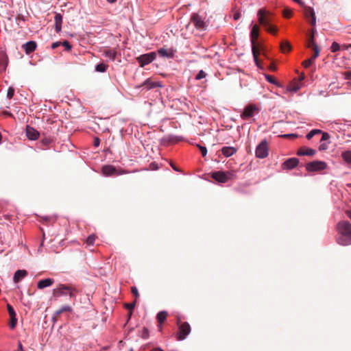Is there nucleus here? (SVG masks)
<instances>
[{
	"label": "nucleus",
	"instance_id": "473e14b6",
	"mask_svg": "<svg viewBox=\"0 0 351 351\" xmlns=\"http://www.w3.org/2000/svg\"><path fill=\"white\" fill-rule=\"evenodd\" d=\"M136 300H134V302H132V303L130 304H125V307L127 308V309H129L130 311H129V315H128V321L130 319L131 317V315L132 314V310L134 308L135 306H136Z\"/></svg>",
	"mask_w": 351,
	"mask_h": 351
},
{
	"label": "nucleus",
	"instance_id": "3c124183",
	"mask_svg": "<svg viewBox=\"0 0 351 351\" xmlns=\"http://www.w3.org/2000/svg\"><path fill=\"white\" fill-rule=\"evenodd\" d=\"M328 149V144L325 143V141L321 142V144L319 146V150L323 151Z\"/></svg>",
	"mask_w": 351,
	"mask_h": 351
},
{
	"label": "nucleus",
	"instance_id": "5fc2aeb1",
	"mask_svg": "<svg viewBox=\"0 0 351 351\" xmlns=\"http://www.w3.org/2000/svg\"><path fill=\"white\" fill-rule=\"evenodd\" d=\"M62 45V43L61 42H56V43H52L51 45V48L52 49H56L57 48L58 46L61 45Z\"/></svg>",
	"mask_w": 351,
	"mask_h": 351
},
{
	"label": "nucleus",
	"instance_id": "6e6d98bb",
	"mask_svg": "<svg viewBox=\"0 0 351 351\" xmlns=\"http://www.w3.org/2000/svg\"><path fill=\"white\" fill-rule=\"evenodd\" d=\"M99 143H100V140L99 138H95L94 139V146L95 147H98L99 145Z\"/></svg>",
	"mask_w": 351,
	"mask_h": 351
},
{
	"label": "nucleus",
	"instance_id": "a18cd8bd",
	"mask_svg": "<svg viewBox=\"0 0 351 351\" xmlns=\"http://www.w3.org/2000/svg\"><path fill=\"white\" fill-rule=\"evenodd\" d=\"M131 292L135 296V300H136L139 297V293H138L137 288L136 287H132Z\"/></svg>",
	"mask_w": 351,
	"mask_h": 351
},
{
	"label": "nucleus",
	"instance_id": "ddd939ff",
	"mask_svg": "<svg viewBox=\"0 0 351 351\" xmlns=\"http://www.w3.org/2000/svg\"><path fill=\"white\" fill-rule=\"evenodd\" d=\"M299 163V160L297 158H291L282 164L283 169H292L295 167Z\"/></svg>",
	"mask_w": 351,
	"mask_h": 351
},
{
	"label": "nucleus",
	"instance_id": "393cba45",
	"mask_svg": "<svg viewBox=\"0 0 351 351\" xmlns=\"http://www.w3.org/2000/svg\"><path fill=\"white\" fill-rule=\"evenodd\" d=\"M27 275V272L26 270H17L13 278V280L14 282H18L21 279L23 278Z\"/></svg>",
	"mask_w": 351,
	"mask_h": 351
},
{
	"label": "nucleus",
	"instance_id": "c03bdc74",
	"mask_svg": "<svg viewBox=\"0 0 351 351\" xmlns=\"http://www.w3.org/2000/svg\"><path fill=\"white\" fill-rule=\"evenodd\" d=\"M7 308H8V313H9V315L10 317L16 316L15 311L10 304H7Z\"/></svg>",
	"mask_w": 351,
	"mask_h": 351
},
{
	"label": "nucleus",
	"instance_id": "39448f33",
	"mask_svg": "<svg viewBox=\"0 0 351 351\" xmlns=\"http://www.w3.org/2000/svg\"><path fill=\"white\" fill-rule=\"evenodd\" d=\"M179 332L177 335V339L178 341L184 340L191 332V326L188 322L180 323V320L178 321Z\"/></svg>",
	"mask_w": 351,
	"mask_h": 351
},
{
	"label": "nucleus",
	"instance_id": "e433bc0d",
	"mask_svg": "<svg viewBox=\"0 0 351 351\" xmlns=\"http://www.w3.org/2000/svg\"><path fill=\"white\" fill-rule=\"evenodd\" d=\"M51 143V140L49 138H44L40 142L43 149L47 147Z\"/></svg>",
	"mask_w": 351,
	"mask_h": 351
},
{
	"label": "nucleus",
	"instance_id": "69168bd1",
	"mask_svg": "<svg viewBox=\"0 0 351 351\" xmlns=\"http://www.w3.org/2000/svg\"><path fill=\"white\" fill-rule=\"evenodd\" d=\"M19 349L20 351H23V346L21 343H19Z\"/></svg>",
	"mask_w": 351,
	"mask_h": 351
},
{
	"label": "nucleus",
	"instance_id": "8fccbe9b",
	"mask_svg": "<svg viewBox=\"0 0 351 351\" xmlns=\"http://www.w3.org/2000/svg\"><path fill=\"white\" fill-rule=\"evenodd\" d=\"M62 45L64 47L65 50L66 51H69L71 49V45L67 40H64V42H62Z\"/></svg>",
	"mask_w": 351,
	"mask_h": 351
},
{
	"label": "nucleus",
	"instance_id": "bf43d9fd",
	"mask_svg": "<svg viewBox=\"0 0 351 351\" xmlns=\"http://www.w3.org/2000/svg\"><path fill=\"white\" fill-rule=\"evenodd\" d=\"M240 17H241V14H240V13H239V12L235 13V14H234V20H238L239 19H240Z\"/></svg>",
	"mask_w": 351,
	"mask_h": 351
},
{
	"label": "nucleus",
	"instance_id": "72a5a7b5",
	"mask_svg": "<svg viewBox=\"0 0 351 351\" xmlns=\"http://www.w3.org/2000/svg\"><path fill=\"white\" fill-rule=\"evenodd\" d=\"M96 239L95 234H90L88 237V238L86 239V243L88 246L93 245Z\"/></svg>",
	"mask_w": 351,
	"mask_h": 351
},
{
	"label": "nucleus",
	"instance_id": "ea45409f",
	"mask_svg": "<svg viewBox=\"0 0 351 351\" xmlns=\"http://www.w3.org/2000/svg\"><path fill=\"white\" fill-rule=\"evenodd\" d=\"M339 49H340L339 45L337 43L334 42L331 45L332 52H337V51H339Z\"/></svg>",
	"mask_w": 351,
	"mask_h": 351
},
{
	"label": "nucleus",
	"instance_id": "13d9d810",
	"mask_svg": "<svg viewBox=\"0 0 351 351\" xmlns=\"http://www.w3.org/2000/svg\"><path fill=\"white\" fill-rule=\"evenodd\" d=\"M305 78V75L304 73H301L300 75L299 76L298 78H297L298 80H300V82L302 83V82L304 80Z\"/></svg>",
	"mask_w": 351,
	"mask_h": 351
},
{
	"label": "nucleus",
	"instance_id": "cd10ccee",
	"mask_svg": "<svg viewBox=\"0 0 351 351\" xmlns=\"http://www.w3.org/2000/svg\"><path fill=\"white\" fill-rule=\"evenodd\" d=\"M104 54L113 61L116 58L117 51L114 49H106L104 51Z\"/></svg>",
	"mask_w": 351,
	"mask_h": 351
},
{
	"label": "nucleus",
	"instance_id": "f3484780",
	"mask_svg": "<svg viewBox=\"0 0 351 351\" xmlns=\"http://www.w3.org/2000/svg\"><path fill=\"white\" fill-rule=\"evenodd\" d=\"M141 86H144L147 90H150L156 87H162L159 82L153 81L151 78L147 79Z\"/></svg>",
	"mask_w": 351,
	"mask_h": 351
},
{
	"label": "nucleus",
	"instance_id": "4be33fe9",
	"mask_svg": "<svg viewBox=\"0 0 351 351\" xmlns=\"http://www.w3.org/2000/svg\"><path fill=\"white\" fill-rule=\"evenodd\" d=\"M158 53L160 56L165 58H173L174 55V51L171 49L160 48Z\"/></svg>",
	"mask_w": 351,
	"mask_h": 351
},
{
	"label": "nucleus",
	"instance_id": "4c0bfd02",
	"mask_svg": "<svg viewBox=\"0 0 351 351\" xmlns=\"http://www.w3.org/2000/svg\"><path fill=\"white\" fill-rule=\"evenodd\" d=\"M344 79L348 80V84L351 86V71H346L343 73Z\"/></svg>",
	"mask_w": 351,
	"mask_h": 351
},
{
	"label": "nucleus",
	"instance_id": "b1692460",
	"mask_svg": "<svg viewBox=\"0 0 351 351\" xmlns=\"http://www.w3.org/2000/svg\"><path fill=\"white\" fill-rule=\"evenodd\" d=\"M54 280L51 278H45L40 280L38 282L37 287L38 289H42L45 287H49L53 285Z\"/></svg>",
	"mask_w": 351,
	"mask_h": 351
},
{
	"label": "nucleus",
	"instance_id": "20e7f679",
	"mask_svg": "<svg viewBox=\"0 0 351 351\" xmlns=\"http://www.w3.org/2000/svg\"><path fill=\"white\" fill-rule=\"evenodd\" d=\"M257 15L259 23L265 28L271 25L272 17L269 12L262 8L258 11Z\"/></svg>",
	"mask_w": 351,
	"mask_h": 351
},
{
	"label": "nucleus",
	"instance_id": "f03ea898",
	"mask_svg": "<svg viewBox=\"0 0 351 351\" xmlns=\"http://www.w3.org/2000/svg\"><path fill=\"white\" fill-rule=\"evenodd\" d=\"M258 36H259V27L258 26V25L255 24L252 27V30H251V33H250V38H251V43H252V51L254 61L257 66H259V60H258V56L260 53V49L256 44V40L258 39Z\"/></svg>",
	"mask_w": 351,
	"mask_h": 351
},
{
	"label": "nucleus",
	"instance_id": "864d4df0",
	"mask_svg": "<svg viewBox=\"0 0 351 351\" xmlns=\"http://www.w3.org/2000/svg\"><path fill=\"white\" fill-rule=\"evenodd\" d=\"M149 336V331L147 328H144L143 331V338L147 339Z\"/></svg>",
	"mask_w": 351,
	"mask_h": 351
},
{
	"label": "nucleus",
	"instance_id": "1a4fd4ad",
	"mask_svg": "<svg viewBox=\"0 0 351 351\" xmlns=\"http://www.w3.org/2000/svg\"><path fill=\"white\" fill-rule=\"evenodd\" d=\"M156 53L151 52L140 56L136 58L140 66L143 67L145 65L151 63L156 58Z\"/></svg>",
	"mask_w": 351,
	"mask_h": 351
},
{
	"label": "nucleus",
	"instance_id": "37998d69",
	"mask_svg": "<svg viewBox=\"0 0 351 351\" xmlns=\"http://www.w3.org/2000/svg\"><path fill=\"white\" fill-rule=\"evenodd\" d=\"M14 88L10 87L7 92V97L10 99L14 97Z\"/></svg>",
	"mask_w": 351,
	"mask_h": 351
},
{
	"label": "nucleus",
	"instance_id": "412c9836",
	"mask_svg": "<svg viewBox=\"0 0 351 351\" xmlns=\"http://www.w3.org/2000/svg\"><path fill=\"white\" fill-rule=\"evenodd\" d=\"M36 43L34 41H29L23 45V49L27 54H29L36 49Z\"/></svg>",
	"mask_w": 351,
	"mask_h": 351
},
{
	"label": "nucleus",
	"instance_id": "2f4dec72",
	"mask_svg": "<svg viewBox=\"0 0 351 351\" xmlns=\"http://www.w3.org/2000/svg\"><path fill=\"white\" fill-rule=\"evenodd\" d=\"M307 47H311L313 49H315V47H318L316 43H315L314 41V30L313 29L312 31V34L311 36H310V38H308V44H307Z\"/></svg>",
	"mask_w": 351,
	"mask_h": 351
},
{
	"label": "nucleus",
	"instance_id": "423d86ee",
	"mask_svg": "<svg viewBox=\"0 0 351 351\" xmlns=\"http://www.w3.org/2000/svg\"><path fill=\"white\" fill-rule=\"evenodd\" d=\"M232 173L230 171H215L212 173L211 177L216 181L220 183H226L230 180Z\"/></svg>",
	"mask_w": 351,
	"mask_h": 351
},
{
	"label": "nucleus",
	"instance_id": "7c9ffc66",
	"mask_svg": "<svg viewBox=\"0 0 351 351\" xmlns=\"http://www.w3.org/2000/svg\"><path fill=\"white\" fill-rule=\"evenodd\" d=\"M71 311H72V308L71 306H69L68 305H64V306H62L60 309L57 310L55 313V315L56 316H58L64 312H71Z\"/></svg>",
	"mask_w": 351,
	"mask_h": 351
},
{
	"label": "nucleus",
	"instance_id": "f257e3e1",
	"mask_svg": "<svg viewBox=\"0 0 351 351\" xmlns=\"http://www.w3.org/2000/svg\"><path fill=\"white\" fill-rule=\"evenodd\" d=\"M337 243L344 246L351 245V223L348 221H341L337 225Z\"/></svg>",
	"mask_w": 351,
	"mask_h": 351
},
{
	"label": "nucleus",
	"instance_id": "7ed1b4c3",
	"mask_svg": "<svg viewBox=\"0 0 351 351\" xmlns=\"http://www.w3.org/2000/svg\"><path fill=\"white\" fill-rule=\"evenodd\" d=\"M77 292V289L72 285L60 284L53 290V295L56 297L69 295L71 298H74Z\"/></svg>",
	"mask_w": 351,
	"mask_h": 351
},
{
	"label": "nucleus",
	"instance_id": "4d7b16f0",
	"mask_svg": "<svg viewBox=\"0 0 351 351\" xmlns=\"http://www.w3.org/2000/svg\"><path fill=\"white\" fill-rule=\"evenodd\" d=\"M2 114L3 115H5V116H8V117H14L13 114L11 112H8V111H3L2 112Z\"/></svg>",
	"mask_w": 351,
	"mask_h": 351
},
{
	"label": "nucleus",
	"instance_id": "58836bf2",
	"mask_svg": "<svg viewBox=\"0 0 351 351\" xmlns=\"http://www.w3.org/2000/svg\"><path fill=\"white\" fill-rule=\"evenodd\" d=\"M206 76V73L204 71L201 70L199 71V73L195 76V79L197 80H199L201 79L204 78Z\"/></svg>",
	"mask_w": 351,
	"mask_h": 351
},
{
	"label": "nucleus",
	"instance_id": "603ef678",
	"mask_svg": "<svg viewBox=\"0 0 351 351\" xmlns=\"http://www.w3.org/2000/svg\"><path fill=\"white\" fill-rule=\"evenodd\" d=\"M321 134H322L321 142L326 141L329 139L330 135L327 132H322Z\"/></svg>",
	"mask_w": 351,
	"mask_h": 351
},
{
	"label": "nucleus",
	"instance_id": "2eb2a0df",
	"mask_svg": "<svg viewBox=\"0 0 351 351\" xmlns=\"http://www.w3.org/2000/svg\"><path fill=\"white\" fill-rule=\"evenodd\" d=\"M304 14L306 19L311 18L309 23L312 26H315L316 24V17L313 9L311 7H306Z\"/></svg>",
	"mask_w": 351,
	"mask_h": 351
},
{
	"label": "nucleus",
	"instance_id": "c9c22d12",
	"mask_svg": "<svg viewBox=\"0 0 351 351\" xmlns=\"http://www.w3.org/2000/svg\"><path fill=\"white\" fill-rule=\"evenodd\" d=\"M322 133V130H313L310 132H308L306 135V138L310 140L311 139L315 134H321Z\"/></svg>",
	"mask_w": 351,
	"mask_h": 351
},
{
	"label": "nucleus",
	"instance_id": "f704fd0d",
	"mask_svg": "<svg viewBox=\"0 0 351 351\" xmlns=\"http://www.w3.org/2000/svg\"><path fill=\"white\" fill-rule=\"evenodd\" d=\"M108 68V65L104 64V63H99L98 64L96 67L95 70L98 72H105Z\"/></svg>",
	"mask_w": 351,
	"mask_h": 351
},
{
	"label": "nucleus",
	"instance_id": "a211bd4d",
	"mask_svg": "<svg viewBox=\"0 0 351 351\" xmlns=\"http://www.w3.org/2000/svg\"><path fill=\"white\" fill-rule=\"evenodd\" d=\"M302 86V83L297 78H294L287 86V90L291 92H297Z\"/></svg>",
	"mask_w": 351,
	"mask_h": 351
},
{
	"label": "nucleus",
	"instance_id": "052dcab7",
	"mask_svg": "<svg viewBox=\"0 0 351 351\" xmlns=\"http://www.w3.org/2000/svg\"><path fill=\"white\" fill-rule=\"evenodd\" d=\"M346 213L347 217L351 219V210H346Z\"/></svg>",
	"mask_w": 351,
	"mask_h": 351
},
{
	"label": "nucleus",
	"instance_id": "79ce46f5",
	"mask_svg": "<svg viewBox=\"0 0 351 351\" xmlns=\"http://www.w3.org/2000/svg\"><path fill=\"white\" fill-rule=\"evenodd\" d=\"M292 15V10L289 8H285L283 10V16L285 18H290Z\"/></svg>",
	"mask_w": 351,
	"mask_h": 351
},
{
	"label": "nucleus",
	"instance_id": "6e6552de",
	"mask_svg": "<svg viewBox=\"0 0 351 351\" xmlns=\"http://www.w3.org/2000/svg\"><path fill=\"white\" fill-rule=\"evenodd\" d=\"M102 173L106 176H110L113 175H121L125 173L126 171L121 169H116L112 165H104L101 169Z\"/></svg>",
	"mask_w": 351,
	"mask_h": 351
},
{
	"label": "nucleus",
	"instance_id": "09e8293b",
	"mask_svg": "<svg viewBox=\"0 0 351 351\" xmlns=\"http://www.w3.org/2000/svg\"><path fill=\"white\" fill-rule=\"evenodd\" d=\"M265 29L273 34H276V32H277V29L275 27H273L272 25H269V27H266Z\"/></svg>",
	"mask_w": 351,
	"mask_h": 351
},
{
	"label": "nucleus",
	"instance_id": "f8f14e48",
	"mask_svg": "<svg viewBox=\"0 0 351 351\" xmlns=\"http://www.w3.org/2000/svg\"><path fill=\"white\" fill-rule=\"evenodd\" d=\"M191 21L197 29L204 30L206 27L205 22L197 14H193Z\"/></svg>",
	"mask_w": 351,
	"mask_h": 351
},
{
	"label": "nucleus",
	"instance_id": "5701e85b",
	"mask_svg": "<svg viewBox=\"0 0 351 351\" xmlns=\"http://www.w3.org/2000/svg\"><path fill=\"white\" fill-rule=\"evenodd\" d=\"M54 21L56 32L59 33L62 29V16L59 13L56 14L54 17Z\"/></svg>",
	"mask_w": 351,
	"mask_h": 351
},
{
	"label": "nucleus",
	"instance_id": "a878e982",
	"mask_svg": "<svg viewBox=\"0 0 351 351\" xmlns=\"http://www.w3.org/2000/svg\"><path fill=\"white\" fill-rule=\"evenodd\" d=\"M237 152V149L233 147H223L221 149V152L226 157L232 156Z\"/></svg>",
	"mask_w": 351,
	"mask_h": 351
},
{
	"label": "nucleus",
	"instance_id": "0eeeda50",
	"mask_svg": "<svg viewBox=\"0 0 351 351\" xmlns=\"http://www.w3.org/2000/svg\"><path fill=\"white\" fill-rule=\"evenodd\" d=\"M327 165L325 162L315 160L306 164V169L308 171L314 172L325 169Z\"/></svg>",
	"mask_w": 351,
	"mask_h": 351
},
{
	"label": "nucleus",
	"instance_id": "aec40b11",
	"mask_svg": "<svg viewBox=\"0 0 351 351\" xmlns=\"http://www.w3.org/2000/svg\"><path fill=\"white\" fill-rule=\"evenodd\" d=\"M8 64V58L3 51H0V72L4 71Z\"/></svg>",
	"mask_w": 351,
	"mask_h": 351
},
{
	"label": "nucleus",
	"instance_id": "c85d7f7f",
	"mask_svg": "<svg viewBox=\"0 0 351 351\" xmlns=\"http://www.w3.org/2000/svg\"><path fill=\"white\" fill-rule=\"evenodd\" d=\"M167 317V313L166 311H160L157 314L156 318L159 324L165 322Z\"/></svg>",
	"mask_w": 351,
	"mask_h": 351
},
{
	"label": "nucleus",
	"instance_id": "dca6fc26",
	"mask_svg": "<svg viewBox=\"0 0 351 351\" xmlns=\"http://www.w3.org/2000/svg\"><path fill=\"white\" fill-rule=\"evenodd\" d=\"M26 136L29 140H36L38 138L40 134L34 128L27 125L26 127Z\"/></svg>",
	"mask_w": 351,
	"mask_h": 351
},
{
	"label": "nucleus",
	"instance_id": "de8ad7c7",
	"mask_svg": "<svg viewBox=\"0 0 351 351\" xmlns=\"http://www.w3.org/2000/svg\"><path fill=\"white\" fill-rule=\"evenodd\" d=\"M197 147H199L200 152H201V154L202 155L203 157L206 156V154H207V149L206 147H203V146H201L199 145H197Z\"/></svg>",
	"mask_w": 351,
	"mask_h": 351
},
{
	"label": "nucleus",
	"instance_id": "774afa93",
	"mask_svg": "<svg viewBox=\"0 0 351 351\" xmlns=\"http://www.w3.org/2000/svg\"><path fill=\"white\" fill-rule=\"evenodd\" d=\"M117 0H107L108 2L110 3H113L116 1Z\"/></svg>",
	"mask_w": 351,
	"mask_h": 351
},
{
	"label": "nucleus",
	"instance_id": "49530a36",
	"mask_svg": "<svg viewBox=\"0 0 351 351\" xmlns=\"http://www.w3.org/2000/svg\"><path fill=\"white\" fill-rule=\"evenodd\" d=\"M265 77H266L267 80L269 82H270V83H271V84H276V79L274 78V77H273L272 75H267L265 76Z\"/></svg>",
	"mask_w": 351,
	"mask_h": 351
},
{
	"label": "nucleus",
	"instance_id": "a19ab883",
	"mask_svg": "<svg viewBox=\"0 0 351 351\" xmlns=\"http://www.w3.org/2000/svg\"><path fill=\"white\" fill-rule=\"evenodd\" d=\"M16 323H17V319L16 318V316L10 317V328L12 329L16 327Z\"/></svg>",
	"mask_w": 351,
	"mask_h": 351
},
{
	"label": "nucleus",
	"instance_id": "338daca9",
	"mask_svg": "<svg viewBox=\"0 0 351 351\" xmlns=\"http://www.w3.org/2000/svg\"><path fill=\"white\" fill-rule=\"evenodd\" d=\"M152 351H163L162 349L159 348H154Z\"/></svg>",
	"mask_w": 351,
	"mask_h": 351
},
{
	"label": "nucleus",
	"instance_id": "bb28decb",
	"mask_svg": "<svg viewBox=\"0 0 351 351\" xmlns=\"http://www.w3.org/2000/svg\"><path fill=\"white\" fill-rule=\"evenodd\" d=\"M280 50L282 53L289 52V51H291V50L292 49L290 43H289L287 40L281 42L280 45Z\"/></svg>",
	"mask_w": 351,
	"mask_h": 351
},
{
	"label": "nucleus",
	"instance_id": "9d476101",
	"mask_svg": "<svg viewBox=\"0 0 351 351\" xmlns=\"http://www.w3.org/2000/svg\"><path fill=\"white\" fill-rule=\"evenodd\" d=\"M268 156V145L265 140L262 141L256 149V156L264 158Z\"/></svg>",
	"mask_w": 351,
	"mask_h": 351
},
{
	"label": "nucleus",
	"instance_id": "9b49d317",
	"mask_svg": "<svg viewBox=\"0 0 351 351\" xmlns=\"http://www.w3.org/2000/svg\"><path fill=\"white\" fill-rule=\"evenodd\" d=\"M258 112V108L254 104H250L245 106L243 112L241 114V117L243 119H247L254 116V113Z\"/></svg>",
	"mask_w": 351,
	"mask_h": 351
},
{
	"label": "nucleus",
	"instance_id": "e2e57ef3",
	"mask_svg": "<svg viewBox=\"0 0 351 351\" xmlns=\"http://www.w3.org/2000/svg\"><path fill=\"white\" fill-rule=\"evenodd\" d=\"M269 68L272 71H276V68L274 64H271V65L269 66Z\"/></svg>",
	"mask_w": 351,
	"mask_h": 351
},
{
	"label": "nucleus",
	"instance_id": "6ab92c4d",
	"mask_svg": "<svg viewBox=\"0 0 351 351\" xmlns=\"http://www.w3.org/2000/svg\"><path fill=\"white\" fill-rule=\"evenodd\" d=\"M316 151L313 149L306 147H300L298 152L297 154L298 156H313L315 154Z\"/></svg>",
	"mask_w": 351,
	"mask_h": 351
},
{
	"label": "nucleus",
	"instance_id": "680f3d73",
	"mask_svg": "<svg viewBox=\"0 0 351 351\" xmlns=\"http://www.w3.org/2000/svg\"><path fill=\"white\" fill-rule=\"evenodd\" d=\"M170 165H171V167H172L175 171H180V170H179V169H178V168H177V167H176L173 164V163H172V162H171V164H170Z\"/></svg>",
	"mask_w": 351,
	"mask_h": 351
},
{
	"label": "nucleus",
	"instance_id": "c756f323",
	"mask_svg": "<svg viewBox=\"0 0 351 351\" xmlns=\"http://www.w3.org/2000/svg\"><path fill=\"white\" fill-rule=\"evenodd\" d=\"M341 156L346 162L351 165V151L343 152Z\"/></svg>",
	"mask_w": 351,
	"mask_h": 351
},
{
	"label": "nucleus",
	"instance_id": "0e129e2a",
	"mask_svg": "<svg viewBox=\"0 0 351 351\" xmlns=\"http://www.w3.org/2000/svg\"><path fill=\"white\" fill-rule=\"evenodd\" d=\"M17 21H20V20H22L23 21V16H21V15H19L17 19H16Z\"/></svg>",
	"mask_w": 351,
	"mask_h": 351
},
{
	"label": "nucleus",
	"instance_id": "4468645a",
	"mask_svg": "<svg viewBox=\"0 0 351 351\" xmlns=\"http://www.w3.org/2000/svg\"><path fill=\"white\" fill-rule=\"evenodd\" d=\"M314 53L312 57H310V58L304 60L302 62V65L305 68L309 67L311 65H312L315 61V60L319 56V49L318 47H315V49H313Z\"/></svg>",
	"mask_w": 351,
	"mask_h": 351
}]
</instances>
